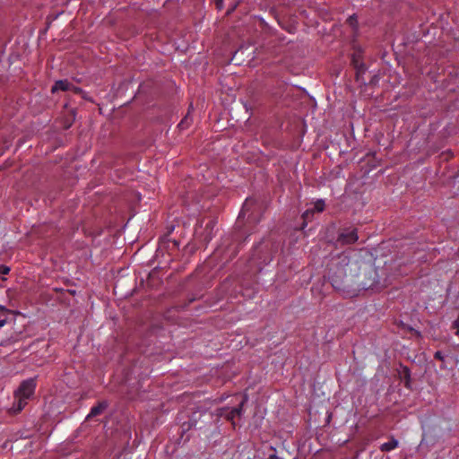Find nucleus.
<instances>
[{
    "label": "nucleus",
    "instance_id": "obj_1",
    "mask_svg": "<svg viewBox=\"0 0 459 459\" xmlns=\"http://www.w3.org/2000/svg\"><path fill=\"white\" fill-rule=\"evenodd\" d=\"M350 263L351 258L343 253L330 260L327 268V277L334 289L343 290L346 288L347 272Z\"/></svg>",
    "mask_w": 459,
    "mask_h": 459
},
{
    "label": "nucleus",
    "instance_id": "obj_2",
    "mask_svg": "<svg viewBox=\"0 0 459 459\" xmlns=\"http://www.w3.org/2000/svg\"><path fill=\"white\" fill-rule=\"evenodd\" d=\"M36 388V381L34 378H29L22 381L19 388L14 392V403L13 410L14 412H20L27 404L29 400L34 394Z\"/></svg>",
    "mask_w": 459,
    "mask_h": 459
},
{
    "label": "nucleus",
    "instance_id": "obj_3",
    "mask_svg": "<svg viewBox=\"0 0 459 459\" xmlns=\"http://www.w3.org/2000/svg\"><path fill=\"white\" fill-rule=\"evenodd\" d=\"M358 239L359 235L357 228L348 227L341 230L336 241L338 244L345 246L354 244L358 241Z\"/></svg>",
    "mask_w": 459,
    "mask_h": 459
},
{
    "label": "nucleus",
    "instance_id": "obj_4",
    "mask_svg": "<svg viewBox=\"0 0 459 459\" xmlns=\"http://www.w3.org/2000/svg\"><path fill=\"white\" fill-rule=\"evenodd\" d=\"M57 91H73L74 92L82 91L81 89L74 86L67 80H59L55 82V84L52 86L51 91L56 92Z\"/></svg>",
    "mask_w": 459,
    "mask_h": 459
},
{
    "label": "nucleus",
    "instance_id": "obj_5",
    "mask_svg": "<svg viewBox=\"0 0 459 459\" xmlns=\"http://www.w3.org/2000/svg\"><path fill=\"white\" fill-rule=\"evenodd\" d=\"M108 407V403L107 401L100 402L97 405L93 406L91 409V411L87 416V419L96 417V416L101 414Z\"/></svg>",
    "mask_w": 459,
    "mask_h": 459
},
{
    "label": "nucleus",
    "instance_id": "obj_6",
    "mask_svg": "<svg viewBox=\"0 0 459 459\" xmlns=\"http://www.w3.org/2000/svg\"><path fill=\"white\" fill-rule=\"evenodd\" d=\"M247 401V396L245 395L240 402L239 405L230 411V412L228 414L229 420H233L236 416H240L242 412L243 406L245 403Z\"/></svg>",
    "mask_w": 459,
    "mask_h": 459
},
{
    "label": "nucleus",
    "instance_id": "obj_7",
    "mask_svg": "<svg viewBox=\"0 0 459 459\" xmlns=\"http://www.w3.org/2000/svg\"><path fill=\"white\" fill-rule=\"evenodd\" d=\"M398 440L392 437L388 442H385L381 445L380 450L382 452H389L398 446Z\"/></svg>",
    "mask_w": 459,
    "mask_h": 459
},
{
    "label": "nucleus",
    "instance_id": "obj_8",
    "mask_svg": "<svg viewBox=\"0 0 459 459\" xmlns=\"http://www.w3.org/2000/svg\"><path fill=\"white\" fill-rule=\"evenodd\" d=\"M190 117H189V113H187L186 115V117L181 120V122L179 123L178 126L181 128V129H185L186 127H188L189 124H190Z\"/></svg>",
    "mask_w": 459,
    "mask_h": 459
},
{
    "label": "nucleus",
    "instance_id": "obj_9",
    "mask_svg": "<svg viewBox=\"0 0 459 459\" xmlns=\"http://www.w3.org/2000/svg\"><path fill=\"white\" fill-rule=\"evenodd\" d=\"M325 202L323 200H317L314 205V211L321 212L325 210Z\"/></svg>",
    "mask_w": 459,
    "mask_h": 459
},
{
    "label": "nucleus",
    "instance_id": "obj_10",
    "mask_svg": "<svg viewBox=\"0 0 459 459\" xmlns=\"http://www.w3.org/2000/svg\"><path fill=\"white\" fill-rule=\"evenodd\" d=\"M434 358L436 359H438V360H441V361H444V359H445L443 353L441 351H439L435 352Z\"/></svg>",
    "mask_w": 459,
    "mask_h": 459
},
{
    "label": "nucleus",
    "instance_id": "obj_11",
    "mask_svg": "<svg viewBox=\"0 0 459 459\" xmlns=\"http://www.w3.org/2000/svg\"><path fill=\"white\" fill-rule=\"evenodd\" d=\"M453 327L456 330L455 334L459 335V316L454 321Z\"/></svg>",
    "mask_w": 459,
    "mask_h": 459
},
{
    "label": "nucleus",
    "instance_id": "obj_12",
    "mask_svg": "<svg viewBox=\"0 0 459 459\" xmlns=\"http://www.w3.org/2000/svg\"><path fill=\"white\" fill-rule=\"evenodd\" d=\"M404 377L409 381L411 377L410 369L407 367L403 368Z\"/></svg>",
    "mask_w": 459,
    "mask_h": 459
},
{
    "label": "nucleus",
    "instance_id": "obj_13",
    "mask_svg": "<svg viewBox=\"0 0 459 459\" xmlns=\"http://www.w3.org/2000/svg\"><path fill=\"white\" fill-rule=\"evenodd\" d=\"M238 6V3H235L233 4L230 8L228 9L227 11V14H230V13H232Z\"/></svg>",
    "mask_w": 459,
    "mask_h": 459
},
{
    "label": "nucleus",
    "instance_id": "obj_14",
    "mask_svg": "<svg viewBox=\"0 0 459 459\" xmlns=\"http://www.w3.org/2000/svg\"><path fill=\"white\" fill-rule=\"evenodd\" d=\"M216 7L221 10L222 8V0H214Z\"/></svg>",
    "mask_w": 459,
    "mask_h": 459
},
{
    "label": "nucleus",
    "instance_id": "obj_15",
    "mask_svg": "<svg viewBox=\"0 0 459 459\" xmlns=\"http://www.w3.org/2000/svg\"><path fill=\"white\" fill-rule=\"evenodd\" d=\"M9 271H10V269H9L8 267H6V266H3V267L0 269V273H4V274L8 273H9Z\"/></svg>",
    "mask_w": 459,
    "mask_h": 459
},
{
    "label": "nucleus",
    "instance_id": "obj_16",
    "mask_svg": "<svg viewBox=\"0 0 459 459\" xmlns=\"http://www.w3.org/2000/svg\"><path fill=\"white\" fill-rule=\"evenodd\" d=\"M0 311H4L7 313H12L11 310L7 309L4 306L0 305Z\"/></svg>",
    "mask_w": 459,
    "mask_h": 459
},
{
    "label": "nucleus",
    "instance_id": "obj_17",
    "mask_svg": "<svg viewBox=\"0 0 459 459\" xmlns=\"http://www.w3.org/2000/svg\"><path fill=\"white\" fill-rule=\"evenodd\" d=\"M6 323H7L6 319H1L0 320V328L3 327L4 325H5Z\"/></svg>",
    "mask_w": 459,
    "mask_h": 459
},
{
    "label": "nucleus",
    "instance_id": "obj_18",
    "mask_svg": "<svg viewBox=\"0 0 459 459\" xmlns=\"http://www.w3.org/2000/svg\"><path fill=\"white\" fill-rule=\"evenodd\" d=\"M268 459H282V458L277 456L276 455H271Z\"/></svg>",
    "mask_w": 459,
    "mask_h": 459
},
{
    "label": "nucleus",
    "instance_id": "obj_19",
    "mask_svg": "<svg viewBox=\"0 0 459 459\" xmlns=\"http://www.w3.org/2000/svg\"><path fill=\"white\" fill-rule=\"evenodd\" d=\"M362 287H363L364 289H371V288H373V284L367 285L366 283H364V284L362 285Z\"/></svg>",
    "mask_w": 459,
    "mask_h": 459
}]
</instances>
